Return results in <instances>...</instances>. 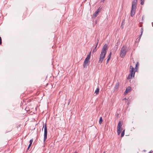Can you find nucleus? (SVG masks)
<instances>
[{"label":"nucleus","instance_id":"obj_1","mask_svg":"<svg viewBox=\"0 0 153 153\" xmlns=\"http://www.w3.org/2000/svg\"><path fill=\"white\" fill-rule=\"evenodd\" d=\"M108 49L107 45L105 44L104 45L101 52L100 54V56L99 60L98 62L101 63L102 62L104 59L105 57V55L106 54L107 51Z\"/></svg>","mask_w":153,"mask_h":153},{"label":"nucleus","instance_id":"obj_2","mask_svg":"<svg viewBox=\"0 0 153 153\" xmlns=\"http://www.w3.org/2000/svg\"><path fill=\"white\" fill-rule=\"evenodd\" d=\"M137 0H134L132 2L131 9V16H133L135 13L136 6L137 5Z\"/></svg>","mask_w":153,"mask_h":153},{"label":"nucleus","instance_id":"obj_3","mask_svg":"<svg viewBox=\"0 0 153 153\" xmlns=\"http://www.w3.org/2000/svg\"><path fill=\"white\" fill-rule=\"evenodd\" d=\"M130 74L128 76L127 79H131L133 76H134L135 71L134 68L131 65L130 66Z\"/></svg>","mask_w":153,"mask_h":153},{"label":"nucleus","instance_id":"obj_4","mask_svg":"<svg viewBox=\"0 0 153 153\" xmlns=\"http://www.w3.org/2000/svg\"><path fill=\"white\" fill-rule=\"evenodd\" d=\"M43 128L44 129V142H45L46 139H47V137L48 131L46 123H45V125L44 124H43V126L42 129V131L43 130Z\"/></svg>","mask_w":153,"mask_h":153},{"label":"nucleus","instance_id":"obj_5","mask_svg":"<svg viewBox=\"0 0 153 153\" xmlns=\"http://www.w3.org/2000/svg\"><path fill=\"white\" fill-rule=\"evenodd\" d=\"M126 52V47L123 46L121 48L120 52V56L122 57H123L125 55Z\"/></svg>","mask_w":153,"mask_h":153},{"label":"nucleus","instance_id":"obj_6","mask_svg":"<svg viewBox=\"0 0 153 153\" xmlns=\"http://www.w3.org/2000/svg\"><path fill=\"white\" fill-rule=\"evenodd\" d=\"M91 52H90L89 54L88 55L87 57L85 58L84 63L83 66L85 67L86 65H88V63L89 62V60L91 57Z\"/></svg>","mask_w":153,"mask_h":153},{"label":"nucleus","instance_id":"obj_7","mask_svg":"<svg viewBox=\"0 0 153 153\" xmlns=\"http://www.w3.org/2000/svg\"><path fill=\"white\" fill-rule=\"evenodd\" d=\"M131 90V88L130 87H127L124 93V94L125 95H126L127 94L128 92L130 91Z\"/></svg>","mask_w":153,"mask_h":153},{"label":"nucleus","instance_id":"obj_8","mask_svg":"<svg viewBox=\"0 0 153 153\" xmlns=\"http://www.w3.org/2000/svg\"><path fill=\"white\" fill-rule=\"evenodd\" d=\"M123 125V123L120 121L118 123V126L117 127V128H121V127Z\"/></svg>","mask_w":153,"mask_h":153},{"label":"nucleus","instance_id":"obj_9","mask_svg":"<svg viewBox=\"0 0 153 153\" xmlns=\"http://www.w3.org/2000/svg\"><path fill=\"white\" fill-rule=\"evenodd\" d=\"M97 40H98V42H97V43L95 47L93 50V51H92V53H95V52H96L97 51V46L98 44V41H99V40H98V39H97Z\"/></svg>","mask_w":153,"mask_h":153},{"label":"nucleus","instance_id":"obj_10","mask_svg":"<svg viewBox=\"0 0 153 153\" xmlns=\"http://www.w3.org/2000/svg\"><path fill=\"white\" fill-rule=\"evenodd\" d=\"M119 85V82H117V83H116L114 88V90H116L118 88Z\"/></svg>","mask_w":153,"mask_h":153},{"label":"nucleus","instance_id":"obj_11","mask_svg":"<svg viewBox=\"0 0 153 153\" xmlns=\"http://www.w3.org/2000/svg\"><path fill=\"white\" fill-rule=\"evenodd\" d=\"M99 13L98 12L96 11L94 13L93 15V16L94 18H95L97 15Z\"/></svg>","mask_w":153,"mask_h":153},{"label":"nucleus","instance_id":"obj_12","mask_svg":"<svg viewBox=\"0 0 153 153\" xmlns=\"http://www.w3.org/2000/svg\"><path fill=\"white\" fill-rule=\"evenodd\" d=\"M99 88H97L96 90L95 91V93H96V94H99Z\"/></svg>","mask_w":153,"mask_h":153},{"label":"nucleus","instance_id":"obj_13","mask_svg":"<svg viewBox=\"0 0 153 153\" xmlns=\"http://www.w3.org/2000/svg\"><path fill=\"white\" fill-rule=\"evenodd\" d=\"M102 122V117H100L99 123L100 124H101Z\"/></svg>","mask_w":153,"mask_h":153},{"label":"nucleus","instance_id":"obj_14","mask_svg":"<svg viewBox=\"0 0 153 153\" xmlns=\"http://www.w3.org/2000/svg\"><path fill=\"white\" fill-rule=\"evenodd\" d=\"M125 130H123L122 131V133L121 134V137H123L124 136V134H125Z\"/></svg>","mask_w":153,"mask_h":153},{"label":"nucleus","instance_id":"obj_15","mask_svg":"<svg viewBox=\"0 0 153 153\" xmlns=\"http://www.w3.org/2000/svg\"><path fill=\"white\" fill-rule=\"evenodd\" d=\"M139 65V63L138 62H137L136 64L135 68L136 70L138 68Z\"/></svg>","mask_w":153,"mask_h":153},{"label":"nucleus","instance_id":"obj_16","mask_svg":"<svg viewBox=\"0 0 153 153\" xmlns=\"http://www.w3.org/2000/svg\"><path fill=\"white\" fill-rule=\"evenodd\" d=\"M143 28H142L141 29V34L140 35V36H141L143 33Z\"/></svg>","mask_w":153,"mask_h":153},{"label":"nucleus","instance_id":"obj_17","mask_svg":"<svg viewBox=\"0 0 153 153\" xmlns=\"http://www.w3.org/2000/svg\"><path fill=\"white\" fill-rule=\"evenodd\" d=\"M101 8H100V7H99L98 10L96 11L98 12V13H99V12L101 10Z\"/></svg>","mask_w":153,"mask_h":153},{"label":"nucleus","instance_id":"obj_18","mask_svg":"<svg viewBox=\"0 0 153 153\" xmlns=\"http://www.w3.org/2000/svg\"><path fill=\"white\" fill-rule=\"evenodd\" d=\"M33 141V139H31L30 141V144H32Z\"/></svg>","mask_w":153,"mask_h":153},{"label":"nucleus","instance_id":"obj_19","mask_svg":"<svg viewBox=\"0 0 153 153\" xmlns=\"http://www.w3.org/2000/svg\"><path fill=\"white\" fill-rule=\"evenodd\" d=\"M111 52H110L108 56V58L110 59L111 56Z\"/></svg>","mask_w":153,"mask_h":153},{"label":"nucleus","instance_id":"obj_20","mask_svg":"<svg viewBox=\"0 0 153 153\" xmlns=\"http://www.w3.org/2000/svg\"><path fill=\"white\" fill-rule=\"evenodd\" d=\"M117 133H118V135H119L120 134L121 131H120L119 130H117Z\"/></svg>","mask_w":153,"mask_h":153},{"label":"nucleus","instance_id":"obj_21","mask_svg":"<svg viewBox=\"0 0 153 153\" xmlns=\"http://www.w3.org/2000/svg\"><path fill=\"white\" fill-rule=\"evenodd\" d=\"M120 130V131H122V128H121L119 129V128H117V130Z\"/></svg>","mask_w":153,"mask_h":153},{"label":"nucleus","instance_id":"obj_22","mask_svg":"<svg viewBox=\"0 0 153 153\" xmlns=\"http://www.w3.org/2000/svg\"><path fill=\"white\" fill-rule=\"evenodd\" d=\"M141 5H143L144 4V1H141Z\"/></svg>","mask_w":153,"mask_h":153},{"label":"nucleus","instance_id":"obj_23","mask_svg":"<svg viewBox=\"0 0 153 153\" xmlns=\"http://www.w3.org/2000/svg\"><path fill=\"white\" fill-rule=\"evenodd\" d=\"M2 43V40L1 38V37H0V45Z\"/></svg>","mask_w":153,"mask_h":153},{"label":"nucleus","instance_id":"obj_24","mask_svg":"<svg viewBox=\"0 0 153 153\" xmlns=\"http://www.w3.org/2000/svg\"><path fill=\"white\" fill-rule=\"evenodd\" d=\"M31 144H30L28 146V149H29V148L30 147V146H31Z\"/></svg>","mask_w":153,"mask_h":153},{"label":"nucleus","instance_id":"obj_25","mask_svg":"<svg viewBox=\"0 0 153 153\" xmlns=\"http://www.w3.org/2000/svg\"><path fill=\"white\" fill-rule=\"evenodd\" d=\"M110 59L109 58H108L107 60V63H108V61H109Z\"/></svg>","mask_w":153,"mask_h":153},{"label":"nucleus","instance_id":"obj_26","mask_svg":"<svg viewBox=\"0 0 153 153\" xmlns=\"http://www.w3.org/2000/svg\"><path fill=\"white\" fill-rule=\"evenodd\" d=\"M140 27H142V23L141 22H140Z\"/></svg>","mask_w":153,"mask_h":153},{"label":"nucleus","instance_id":"obj_27","mask_svg":"<svg viewBox=\"0 0 153 153\" xmlns=\"http://www.w3.org/2000/svg\"><path fill=\"white\" fill-rule=\"evenodd\" d=\"M152 152L151 151H150V152H149V153H152Z\"/></svg>","mask_w":153,"mask_h":153},{"label":"nucleus","instance_id":"obj_28","mask_svg":"<svg viewBox=\"0 0 153 153\" xmlns=\"http://www.w3.org/2000/svg\"><path fill=\"white\" fill-rule=\"evenodd\" d=\"M74 153H76V152L75 151V152H74Z\"/></svg>","mask_w":153,"mask_h":153},{"label":"nucleus","instance_id":"obj_29","mask_svg":"<svg viewBox=\"0 0 153 153\" xmlns=\"http://www.w3.org/2000/svg\"><path fill=\"white\" fill-rule=\"evenodd\" d=\"M140 1H144V0H140Z\"/></svg>","mask_w":153,"mask_h":153},{"label":"nucleus","instance_id":"obj_30","mask_svg":"<svg viewBox=\"0 0 153 153\" xmlns=\"http://www.w3.org/2000/svg\"><path fill=\"white\" fill-rule=\"evenodd\" d=\"M103 153H105V152H103Z\"/></svg>","mask_w":153,"mask_h":153}]
</instances>
